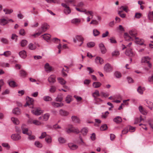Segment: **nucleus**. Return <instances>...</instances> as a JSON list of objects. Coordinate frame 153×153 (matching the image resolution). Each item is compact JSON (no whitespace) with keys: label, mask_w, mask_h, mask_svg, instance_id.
Here are the masks:
<instances>
[{"label":"nucleus","mask_w":153,"mask_h":153,"mask_svg":"<svg viewBox=\"0 0 153 153\" xmlns=\"http://www.w3.org/2000/svg\"><path fill=\"white\" fill-rule=\"evenodd\" d=\"M49 28V25L46 23H44L42 25L41 28L38 29H40L42 33L46 31Z\"/></svg>","instance_id":"8"},{"label":"nucleus","mask_w":153,"mask_h":153,"mask_svg":"<svg viewBox=\"0 0 153 153\" xmlns=\"http://www.w3.org/2000/svg\"><path fill=\"white\" fill-rule=\"evenodd\" d=\"M95 62L97 64H102L104 63L103 59L101 57L97 56L95 59Z\"/></svg>","instance_id":"22"},{"label":"nucleus","mask_w":153,"mask_h":153,"mask_svg":"<svg viewBox=\"0 0 153 153\" xmlns=\"http://www.w3.org/2000/svg\"><path fill=\"white\" fill-rule=\"evenodd\" d=\"M32 114L36 115H39L43 113V111L40 108H35L31 110Z\"/></svg>","instance_id":"6"},{"label":"nucleus","mask_w":153,"mask_h":153,"mask_svg":"<svg viewBox=\"0 0 153 153\" xmlns=\"http://www.w3.org/2000/svg\"><path fill=\"white\" fill-rule=\"evenodd\" d=\"M80 132V130L77 128L73 127V132L78 134Z\"/></svg>","instance_id":"61"},{"label":"nucleus","mask_w":153,"mask_h":153,"mask_svg":"<svg viewBox=\"0 0 153 153\" xmlns=\"http://www.w3.org/2000/svg\"><path fill=\"white\" fill-rule=\"evenodd\" d=\"M114 76L117 78H120L122 76V74L120 72L116 71L114 73Z\"/></svg>","instance_id":"42"},{"label":"nucleus","mask_w":153,"mask_h":153,"mask_svg":"<svg viewBox=\"0 0 153 153\" xmlns=\"http://www.w3.org/2000/svg\"><path fill=\"white\" fill-rule=\"evenodd\" d=\"M84 39L81 35H76L73 38V42L77 46H81L83 43Z\"/></svg>","instance_id":"4"},{"label":"nucleus","mask_w":153,"mask_h":153,"mask_svg":"<svg viewBox=\"0 0 153 153\" xmlns=\"http://www.w3.org/2000/svg\"><path fill=\"white\" fill-rule=\"evenodd\" d=\"M19 54L20 56L23 59L26 58L27 56L25 50H22L20 51Z\"/></svg>","instance_id":"24"},{"label":"nucleus","mask_w":153,"mask_h":153,"mask_svg":"<svg viewBox=\"0 0 153 153\" xmlns=\"http://www.w3.org/2000/svg\"><path fill=\"white\" fill-rule=\"evenodd\" d=\"M50 116V114L49 113H47L45 114L42 115L43 120L45 121L47 120L48 119Z\"/></svg>","instance_id":"37"},{"label":"nucleus","mask_w":153,"mask_h":153,"mask_svg":"<svg viewBox=\"0 0 153 153\" xmlns=\"http://www.w3.org/2000/svg\"><path fill=\"white\" fill-rule=\"evenodd\" d=\"M85 5V4L82 1H81L79 2L77 5V6L79 7H81V8H82Z\"/></svg>","instance_id":"55"},{"label":"nucleus","mask_w":153,"mask_h":153,"mask_svg":"<svg viewBox=\"0 0 153 153\" xmlns=\"http://www.w3.org/2000/svg\"><path fill=\"white\" fill-rule=\"evenodd\" d=\"M65 3H66L69 6V4H75V0H69L65 1Z\"/></svg>","instance_id":"60"},{"label":"nucleus","mask_w":153,"mask_h":153,"mask_svg":"<svg viewBox=\"0 0 153 153\" xmlns=\"http://www.w3.org/2000/svg\"><path fill=\"white\" fill-rule=\"evenodd\" d=\"M88 131V129L87 128L84 127L81 130V132L83 135L87 134Z\"/></svg>","instance_id":"35"},{"label":"nucleus","mask_w":153,"mask_h":153,"mask_svg":"<svg viewBox=\"0 0 153 153\" xmlns=\"http://www.w3.org/2000/svg\"><path fill=\"white\" fill-rule=\"evenodd\" d=\"M71 119L73 121L77 123H80V119L77 117L76 116H73L71 117Z\"/></svg>","instance_id":"18"},{"label":"nucleus","mask_w":153,"mask_h":153,"mask_svg":"<svg viewBox=\"0 0 153 153\" xmlns=\"http://www.w3.org/2000/svg\"><path fill=\"white\" fill-rule=\"evenodd\" d=\"M68 146L69 148L72 150H75L77 149L78 146L72 143H69L68 144Z\"/></svg>","instance_id":"19"},{"label":"nucleus","mask_w":153,"mask_h":153,"mask_svg":"<svg viewBox=\"0 0 153 153\" xmlns=\"http://www.w3.org/2000/svg\"><path fill=\"white\" fill-rule=\"evenodd\" d=\"M11 54V52L10 51H7L4 52L3 53L1 54V56H5L8 57L10 56Z\"/></svg>","instance_id":"34"},{"label":"nucleus","mask_w":153,"mask_h":153,"mask_svg":"<svg viewBox=\"0 0 153 153\" xmlns=\"http://www.w3.org/2000/svg\"><path fill=\"white\" fill-rule=\"evenodd\" d=\"M11 139L13 140L17 141L19 140L21 138V137L18 134H14L11 136Z\"/></svg>","instance_id":"15"},{"label":"nucleus","mask_w":153,"mask_h":153,"mask_svg":"<svg viewBox=\"0 0 153 153\" xmlns=\"http://www.w3.org/2000/svg\"><path fill=\"white\" fill-rule=\"evenodd\" d=\"M11 120L13 123L15 125H18L19 124V121L16 118L14 117H12L11 118Z\"/></svg>","instance_id":"31"},{"label":"nucleus","mask_w":153,"mask_h":153,"mask_svg":"<svg viewBox=\"0 0 153 153\" xmlns=\"http://www.w3.org/2000/svg\"><path fill=\"white\" fill-rule=\"evenodd\" d=\"M75 9L77 11L81 13H83L87 15H90L87 18V22H89L91 20V19L93 18L94 16V12L92 10L87 11L86 9L85 8L79 9L78 7H76Z\"/></svg>","instance_id":"1"},{"label":"nucleus","mask_w":153,"mask_h":153,"mask_svg":"<svg viewBox=\"0 0 153 153\" xmlns=\"http://www.w3.org/2000/svg\"><path fill=\"white\" fill-rule=\"evenodd\" d=\"M94 101L96 104H97L99 102H103V100L100 98L97 97L94 98Z\"/></svg>","instance_id":"53"},{"label":"nucleus","mask_w":153,"mask_h":153,"mask_svg":"<svg viewBox=\"0 0 153 153\" xmlns=\"http://www.w3.org/2000/svg\"><path fill=\"white\" fill-rule=\"evenodd\" d=\"M48 81L50 83H53L56 82V76L54 75L50 76L48 79Z\"/></svg>","instance_id":"13"},{"label":"nucleus","mask_w":153,"mask_h":153,"mask_svg":"<svg viewBox=\"0 0 153 153\" xmlns=\"http://www.w3.org/2000/svg\"><path fill=\"white\" fill-rule=\"evenodd\" d=\"M27 122L29 123L33 124L36 126H39L42 124V123L39 121L36 120H33L32 118L29 119Z\"/></svg>","instance_id":"7"},{"label":"nucleus","mask_w":153,"mask_h":153,"mask_svg":"<svg viewBox=\"0 0 153 153\" xmlns=\"http://www.w3.org/2000/svg\"><path fill=\"white\" fill-rule=\"evenodd\" d=\"M139 109L140 112L142 114L146 115L147 114V112L145 108L142 106H140L139 107Z\"/></svg>","instance_id":"28"},{"label":"nucleus","mask_w":153,"mask_h":153,"mask_svg":"<svg viewBox=\"0 0 153 153\" xmlns=\"http://www.w3.org/2000/svg\"><path fill=\"white\" fill-rule=\"evenodd\" d=\"M78 143L82 145H86L85 143L83 141L82 138L80 137H79V141Z\"/></svg>","instance_id":"59"},{"label":"nucleus","mask_w":153,"mask_h":153,"mask_svg":"<svg viewBox=\"0 0 153 153\" xmlns=\"http://www.w3.org/2000/svg\"><path fill=\"white\" fill-rule=\"evenodd\" d=\"M34 144L35 146L38 148H41L42 146V144L38 141H35Z\"/></svg>","instance_id":"50"},{"label":"nucleus","mask_w":153,"mask_h":153,"mask_svg":"<svg viewBox=\"0 0 153 153\" xmlns=\"http://www.w3.org/2000/svg\"><path fill=\"white\" fill-rule=\"evenodd\" d=\"M43 100L46 102L51 101L52 100V98L49 96H45L43 97Z\"/></svg>","instance_id":"46"},{"label":"nucleus","mask_w":153,"mask_h":153,"mask_svg":"<svg viewBox=\"0 0 153 153\" xmlns=\"http://www.w3.org/2000/svg\"><path fill=\"white\" fill-rule=\"evenodd\" d=\"M3 11L6 14H10L13 12L12 9H8L7 8L3 10Z\"/></svg>","instance_id":"51"},{"label":"nucleus","mask_w":153,"mask_h":153,"mask_svg":"<svg viewBox=\"0 0 153 153\" xmlns=\"http://www.w3.org/2000/svg\"><path fill=\"white\" fill-rule=\"evenodd\" d=\"M104 69L105 71L108 72L112 70L113 68L109 64L107 63L104 66Z\"/></svg>","instance_id":"9"},{"label":"nucleus","mask_w":153,"mask_h":153,"mask_svg":"<svg viewBox=\"0 0 153 153\" xmlns=\"http://www.w3.org/2000/svg\"><path fill=\"white\" fill-rule=\"evenodd\" d=\"M45 71L47 72H50L52 70V67L48 63H46L45 66Z\"/></svg>","instance_id":"27"},{"label":"nucleus","mask_w":153,"mask_h":153,"mask_svg":"<svg viewBox=\"0 0 153 153\" xmlns=\"http://www.w3.org/2000/svg\"><path fill=\"white\" fill-rule=\"evenodd\" d=\"M93 33L94 36H96L100 34V32L98 30L95 29L93 30Z\"/></svg>","instance_id":"56"},{"label":"nucleus","mask_w":153,"mask_h":153,"mask_svg":"<svg viewBox=\"0 0 153 153\" xmlns=\"http://www.w3.org/2000/svg\"><path fill=\"white\" fill-rule=\"evenodd\" d=\"M100 95L102 97H106L108 96L109 94L107 92H100Z\"/></svg>","instance_id":"54"},{"label":"nucleus","mask_w":153,"mask_h":153,"mask_svg":"<svg viewBox=\"0 0 153 153\" xmlns=\"http://www.w3.org/2000/svg\"><path fill=\"white\" fill-rule=\"evenodd\" d=\"M63 100L62 94H59L55 99V101L57 102H61Z\"/></svg>","instance_id":"33"},{"label":"nucleus","mask_w":153,"mask_h":153,"mask_svg":"<svg viewBox=\"0 0 153 153\" xmlns=\"http://www.w3.org/2000/svg\"><path fill=\"white\" fill-rule=\"evenodd\" d=\"M100 96L99 91L97 90H96L92 94V96L94 98L97 97H99Z\"/></svg>","instance_id":"39"},{"label":"nucleus","mask_w":153,"mask_h":153,"mask_svg":"<svg viewBox=\"0 0 153 153\" xmlns=\"http://www.w3.org/2000/svg\"><path fill=\"white\" fill-rule=\"evenodd\" d=\"M51 103L53 107L56 108L62 107L64 105L63 103L62 102L57 103L55 102H52Z\"/></svg>","instance_id":"17"},{"label":"nucleus","mask_w":153,"mask_h":153,"mask_svg":"<svg viewBox=\"0 0 153 153\" xmlns=\"http://www.w3.org/2000/svg\"><path fill=\"white\" fill-rule=\"evenodd\" d=\"M34 100L32 98H29V101H27L24 105V106H28L30 108H33V102Z\"/></svg>","instance_id":"12"},{"label":"nucleus","mask_w":153,"mask_h":153,"mask_svg":"<svg viewBox=\"0 0 153 153\" xmlns=\"http://www.w3.org/2000/svg\"><path fill=\"white\" fill-rule=\"evenodd\" d=\"M151 59V58L148 56H144L142 57L141 62L142 63H146Z\"/></svg>","instance_id":"25"},{"label":"nucleus","mask_w":153,"mask_h":153,"mask_svg":"<svg viewBox=\"0 0 153 153\" xmlns=\"http://www.w3.org/2000/svg\"><path fill=\"white\" fill-rule=\"evenodd\" d=\"M27 42L26 40L23 39L20 42L21 45L22 47H24L27 45Z\"/></svg>","instance_id":"52"},{"label":"nucleus","mask_w":153,"mask_h":153,"mask_svg":"<svg viewBox=\"0 0 153 153\" xmlns=\"http://www.w3.org/2000/svg\"><path fill=\"white\" fill-rule=\"evenodd\" d=\"M148 18L150 20H153V11L149 12L148 15Z\"/></svg>","instance_id":"45"},{"label":"nucleus","mask_w":153,"mask_h":153,"mask_svg":"<svg viewBox=\"0 0 153 153\" xmlns=\"http://www.w3.org/2000/svg\"><path fill=\"white\" fill-rule=\"evenodd\" d=\"M121 117L120 116H117L114 119V121L117 123H119L122 121Z\"/></svg>","instance_id":"36"},{"label":"nucleus","mask_w":153,"mask_h":153,"mask_svg":"<svg viewBox=\"0 0 153 153\" xmlns=\"http://www.w3.org/2000/svg\"><path fill=\"white\" fill-rule=\"evenodd\" d=\"M28 47L29 49L32 50H35L36 48V46L32 43L29 44L28 45Z\"/></svg>","instance_id":"41"},{"label":"nucleus","mask_w":153,"mask_h":153,"mask_svg":"<svg viewBox=\"0 0 153 153\" xmlns=\"http://www.w3.org/2000/svg\"><path fill=\"white\" fill-rule=\"evenodd\" d=\"M72 101V96L68 95L66 97L65 101L67 103H70Z\"/></svg>","instance_id":"38"},{"label":"nucleus","mask_w":153,"mask_h":153,"mask_svg":"<svg viewBox=\"0 0 153 153\" xmlns=\"http://www.w3.org/2000/svg\"><path fill=\"white\" fill-rule=\"evenodd\" d=\"M145 88L141 86H139L137 89V91L139 94H143V91L145 90Z\"/></svg>","instance_id":"30"},{"label":"nucleus","mask_w":153,"mask_h":153,"mask_svg":"<svg viewBox=\"0 0 153 153\" xmlns=\"http://www.w3.org/2000/svg\"><path fill=\"white\" fill-rule=\"evenodd\" d=\"M58 141L60 144H62L66 142V140L63 137H59L58 138Z\"/></svg>","instance_id":"20"},{"label":"nucleus","mask_w":153,"mask_h":153,"mask_svg":"<svg viewBox=\"0 0 153 153\" xmlns=\"http://www.w3.org/2000/svg\"><path fill=\"white\" fill-rule=\"evenodd\" d=\"M41 37H42L44 40L48 41L50 39L51 37V36L48 34H45L42 35Z\"/></svg>","instance_id":"32"},{"label":"nucleus","mask_w":153,"mask_h":153,"mask_svg":"<svg viewBox=\"0 0 153 153\" xmlns=\"http://www.w3.org/2000/svg\"><path fill=\"white\" fill-rule=\"evenodd\" d=\"M134 39H135V42L137 44L146 46V45L144 44V41L143 39H140L138 37H135Z\"/></svg>","instance_id":"11"},{"label":"nucleus","mask_w":153,"mask_h":153,"mask_svg":"<svg viewBox=\"0 0 153 153\" xmlns=\"http://www.w3.org/2000/svg\"><path fill=\"white\" fill-rule=\"evenodd\" d=\"M59 112L60 115L62 116H67L69 114L68 112L62 109H60Z\"/></svg>","instance_id":"16"},{"label":"nucleus","mask_w":153,"mask_h":153,"mask_svg":"<svg viewBox=\"0 0 153 153\" xmlns=\"http://www.w3.org/2000/svg\"><path fill=\"white\" fill-rule=\"evenodd\" d=\"M125 54L129 56H134V53L131 51V49H127L125 53Z\"/></svg>","instance_id":"29"},{"label":"nucleus","mask_w":153,"mask_h":153,"mask_svg":"<svg viewBox=\"0 0 153 153\" xmlns=\"http://www.w3.org/2000/svg\"><path fill=\"white\" fill-rule=\"evenodd\" d=\"M95 45V42H88L87 44V46L89 48L94 47Z\"/></svg>","instance_id":"48"},{"label":"nucleus","mask_w":153,"mask_h":153,"mask_svg":"<svg viewBox=\"0 0 153 153\" xmlns=\"http://www.w3.org/2000/svg\"><path fill=\"white\" fill-rule=\"evenodd\" d=\"M56 89V87L54 86H51L49 89V91L51 93H54L55 92Z\"/></svg>","instance_id":"58"},{"label":"nucleus","mask_w":153,"mask_h":153,"mask_svg":"<svg viewBox=\"0 0 153 153\" xmlns=\"http://www.w3.org/2000/svg\"><path fill=\"white\" fill-rule=\"evenodd\" d=\"M38 32L34 34H30L29 35V37L30 38H32L33 37L36 38V37L39 36L42 34V32L40 31V29H38Z\"/></svg>","instance_id":"21"},{"label":"nucleus","mask_w":153,"mask_h":153,"mask_svg":"<svg viewBox=\"0 0 153 153\" xmlns=\"http://www.w3.org/2000/svg\"><path fill=\"white\" fill-rule=\"evenodd\" d=\"M19 34L22 36H24L26 34L25 30L23 29H21L19 31Z\"/></svg>","instance_id":"63"},{"label":"nucleus","mask_w":153,"mask_h":153,"mask_svg":"<svg viewBox=\"0 0 153 153\" xmlns=\"http://www.w3.org/2000/svg\"><path fill=\"white\" fill-rule=\"evenodd\" d=\"M129 34L131 36L127 33L124 34V37L126 41H131L134 40V38L136 37V35L137 34L136 32L134 30H131L129 31Z\"/></svg>","instance_id":"2"},{"label":"nucleus","mask_w":153,"mask_h":153,"mask_svg":"<svg viewBox=\"0 0 153 153\" xmlns=\"http://www.w3.org/2000/svg\"><path fill=\"white\" fill-rule=\"evenodd\" d=\"M120 54L119 51L117 50H115L112 53V55L113 56H117Z\"/></svg>","instance_id":"57"},{"label":"nucleus","mask_w":153,"mask_h":153,"mask_svg":"<svg viewBox=\"0 0 153 153\" xmlns=\"http://www.w3.org/2000/svg\"><path fill=\"white\" fill-rule=\"evenodd\" d=\"M45 141L48 144H51L52 142V137L50 135L47 136L45 138Z\"/></svg>","instance_id":"23"},{"label":"nucleus","mask_w":153,"mask_h":153,"mask_svg":"<svg viewBox=\"0 0 153 153\" xmlns=\"http://www.w3.org/2000/svg\"><path fill=\"white\" fill-rule=\"evenodd\" d=\"M26 125L25 124L22 125L21 128L22 131V133L24 134H27L28 137V139L30 140H33L35 139V137L34 135H31L32 132L29 131L27 128L26 127Z\"/></svg>","instance_id":"3"},{"label":"nucleus","mask_w":153,"mask_h":153,"mask_svg":"<svg viewBox=\"0 0 153 153\" xmlns=\"http://www.w3.org/2000/svg\"><path fill=\"white\" fill-rule=\"evenodd\" d=\"M81 20L80 18H74L71 20V23L75 25H78L80 23Z\"/></svg>","instance_id":"10"},{"label":"nucleus","mask_w":153,"mask_h":153,"mask_svg":"<svg viewBox=\"0 0 153 153\" xmlns=\"http://www.w3.org/2000/svg\"><path fill=\"white\" fill-rule=\"evenodd\" d=\"M13 113L14 114L18 115L20 113V111L18 108H16L13 110Z\"/></svg>","instance_id":"44"},{"label":"nucleus","mask_w":153,"mask_h":153,"mask_svg":"<svg viewBox=\"0 0 153 153\" xmlns=\"http://www.w3.org/2000/svg\"><path fill=\"white\" fill-rule=\"evenodd\" d=\"M8 22L7 20L4 19L0 20V24L1 25H4Z\"/></svg>","instance_id":"47"},{"label":"nucleus","mask_w":153,"mask_h":153,"mask_svg":"<svg viewBox=\"0 0 153 153\" xmlns=\"http://www.w3.org/2000/svg\"><path fill=\"white\" fill-rule=\"evenodd\" d=\"M8 83L10 86L11 87H14L16 86L15 82L13 81H9Z\"/></svg>","instance_id":"49"},{"label":"nucleus","mask_w":153,"mask_h":153,"mask_svg":"<svg viewBox=\"0 0 153 153\" xmlns=\"http://www.w3.org/2000/svg\"><path fill=\"white\" fill-rule=\"evenodd\" d=\"M61 5L64 8V13L65 15H68L71 13V9L68 4L66 3H62L61 4Z\"/></svg>","instance_id":"5"},{"label":"nucleus","mask_w":153,"mask_h":153,"mask_svg":"<svg viewBox=\"0 0 153 153\" xmlns=\"http://www.w3.org/2000/svg\"><path fill=\"white\" fill-rule=\"evenodd\" d=\"M20 74L21 76H25L27 74L25 71L21 70L20 71Z\"/></svg>","instance_id":"64"},{"label":"nucleus","mask_w":153,"mask_h":153,"mask_svg":"<svg viewBox=\"0 0 153 153\" xmlns=\"http://www.w3.org/2000/svg\"><path fill=\"white\" fill-rule=\"evenodd\" d=\"M131 45H132V43L131 42H130L128 45H126V46L122 44V45L121 47L122 48V49L124 50L125 49L128 47H129V48L130 47V46Z\"/></svg>","instance_id":"62"},{"label":"nucleus","mask_w":153,"mask_h":153,"mask_svg":"<svg viewBox=\"0 0 153 153\" xmlns=\"http://www.w3.org/2000/svg\"><path fill=\"white\" fill-rule=\"evenodd\" d=\"M102 85V84L99 82H95L92 84L93 87L95 88H100Z\"/></svg>","instance_id":"26"},{"label":"nucleus","mask_w":153,"mask_h":153,"mask_svg":"<svg viewBox=\"0 0 153 153\" xmlns=\"http://www.w3.org/2000/svg\"><path fill=\"white\" fill-rule=\"evenodd\" d=\"M146 105L149 108L150 110H152V106L153 105V103L150 101H146Z\"/></svg>","instance_id":"43"},{"label":"nucleus","mask_w":153,"mask_h":153,"mask_svg":"<svg viewBox=\"0 0 153 153\" xmlns=\"http://www.w3.org/2000/svg\"><path fill=\"white\" fill-rule=\"evenodd\" d=\"M73 126L71 125H69L67 127L65 128V131L66 133L70 134L73 132Z\"/></svg>","instance_id":"14"},{"label":"nucleus","mask_w":153,"mask_h":153,"mask_svg":"<svg viewBox=\"0 0 153 153\" xmlns=\"http://www.w3.org/2000/svg\"><path fill=\"white\" fill-rule=\"evenodd\" d=\"M57 79L59 82L62 85L65 84L66 82V81L62 78L59 77Z\"/></svg>","instance_id":"40"}]
</instances>
